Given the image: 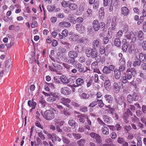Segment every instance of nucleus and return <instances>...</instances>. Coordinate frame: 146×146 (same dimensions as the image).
I'll return each mask as SVG.
<instances>
[{
  "mask_svg": "<svg viewBox=\"0 0 146 146\" xmlns=\"http://www.w3.org/2000/svg\"><path fill=\"white\" fill-rule=\"evenodd\" d=\"M68 56L71 59H69L66 57L64 59V61L68 64H71L72 65H74L75 62V58L78 56L77 53L75 51H70L68 52Z\"/></svg>",
  "mask_w": 146,
  "mask_h": 146,
  "instance_id": "nucleus-1",
  "label": "nucleus"
},
{
  "mask_svg": "<svg viewBox=\"0 0 146 146\" xmlns=\"http://www.w3.org/2000/svg\"><path fill=\"white\" fill-rule=\"evenodd\" d=\"M42 114L43 118L47 120H51L54 119L55 117L54 113L51 110H46L43 113L42 112Z\"/></svg>",
  "mask_w": 146,
  "mask_h": 146,
  "instance_id": "nucleus-2",
  "label": "nucleus"
},
{
  "mask_svg": "<svg viewBox=\"0 0 146 146\" xmlns=\"http://www.w3.org/2000/svg\"><path fill=\"white\" fill-rule=\"evenodd\" d=\"M127 98L128 102L130 103H131L133 100L137 101L139 99V96L135 94H133L131 95L129 94L127 96Z\"/></svg>",
  "mask_w": 146,
  "mask_h": 146,
  "instance_id": "nucleus-3",
  "label": "nucleus"
},
{
  "mask_svg": "<svg viewBox=\"0 0 146 146\" xmlns=\"http://www.w3.org/2000/svg\"><path fill=\"white\" fill-rule=\"evenodd\" d=\"M47 9L49 11H52L55 10L56 12H58L60 11V10L57 4L48 6Z\"/></svg>",
  "mask_w": 146,
  "mask_h": 146,
  "instance_id": "nucleus-4",
  "label": "nucleus"
},
{
  "mask_svg": "<svg viewBox=\"0 0 146 146\" xmlns=\"http://www.w3.org/2000/svg\"><path fill=\"white\" fill-rule=\"evenodd\" d=\"M61 93L65 95H68L70 94L71 93V90L67 87H64L62 88L60 90Z\"/></svg>",
  "mask_w": 146,
  "mask_h": 146,
  "instance_id": "nucleus-5",
  "label": "nucleus"
},
{
  "mask_svg": "<svg viewBox=\"0 0 146 146\" xmlns=\"http://www.w3.org/2000/svg\"><path fill=\"white\" fill-rule=\"evenodd\" d=\"M75 28L76 30L80 33H84L85 30V29L84 26L81 24H76Z\"/></svg>",
  "mask_w": 146,
  "mask_h": 146,
  "instance_id": "nucleus-6",
  "label": "nucleus"
},
{
  "mask_svg": "<svg viewBox=\"0 0 146 146\" xmlns=\"http://www.w3.org/2000/svg\"><path fill=\"white\" fill-rule=\"evenodd\" d=\"M122 97L119 95H117L115 97V102L119 105H121L123 103V100Z\"/></svg>",
  "mask_w": 146,
  "mask_h": 146,
  "instance_id": "nucleus-7",
  "label": "nucleus"
},
{
  "mask_svg": "<svg viewBox=\"0 0 146 146\" xmlns=\"http://www.w3.org/2000/svg\"><path fill=\"white\" fill-rule=\"evenodd\" d=\"M98 64L96 62H93L91 65V68L93 70L94 72L98 73H100V72L99 70L97 68Z\"/></svg>",
  "mask_w": 146,
  "mask_h": 146,
  "instance_id": "nucleus-8",
  "label": "nucleus"
},
{
  "mask_svg": "<svg viewBox=\"0 0 146 146\" xmlns=\"http://www.w3.org/2000/svg\"><path fill=\"white\" fill-rule=\"evenodd\" d=\"M121 89V87L119 86L116 82H114L113 84V90L115 93L117 94L119 92V90Z\"/></svg>",
  "mask_w": 146,
  "mask_h": 146,
  "instance_id": "nucleus-9",
  "label": "nucleus"
},
{
  "mask_svg": "<svg viewBox=\"0 0 146 146\" xmlns=\"http://www.w3.org/2000/svg\"><path fill=\"white\" fill-rule=\"evenodd\" d=\"M74 67L76 69H78V70L80 72H85L84 68L82 66V64L80 63L76 64L75 63Z\"/></svg>",
  "mask_w": 146,
  "mask_h": 146,
  "instance_id": "nucleus-10",
  "label": "nucleus"
},
{
  "mask_svg": "<svg viewBox=\"0 0 146 146\" xmlns=\"http://www.w3.org/2000/svg\"><path fill=\"white\" fill-rule=\"evenodd\" d=\"M93 26L94 30L95 31H97L100 28V23L97 20H94L93 23Z\"/></svg>",
  "mask_w": 146,
  "mask_h": 146,
  "instance_id": "nucleus-11",
  "label": "nucleus"
},
{
  "mask_svg": "<svg viewBox=\"0 0 146 146\" xmlns=\"http://www.w3.org/2000/svg\"><path fill=\"white\" fill-rule=\"evenodd\" d=\"M114 76L116 79H119L120 78L121 75V73L118 69H115L114 70Z\"/></svg>",
  "mask_w": 146,
  "mask_h": 146,
  "instance_id": "nucleus-12",
  "label": "nucleus"
},
{
  "mask_svg": "<svg viewBox=\"0 0 146 146\" xmlns=\"http://www.w3.org/2000/svg\"><path fill=\"white\" fill-rule=\"evenodd\" d=\"M141 61L137 56L135 57V61L133 62V66L134 67L139 66L141 65Z\"/></svg>",
  "mask_w": 146,
  "mask_h": 146,
  "instance_id": "nucleus-13",
  "label": "nucleus"
},
{
  "mask_svg": "<svg viewBox=\"0 0 146 146\" xmlns=\"http://www.w3.org/2000/svg\"><path fill=\"white\" fill-rule=\"evenodd\" d=\"M105 100L109 103H112L113 100V98L112 96L109 94H106L104 96Z\"/></svg>",
  "mask_w": 146,
  "mask_h": 146,
  "instance_id": "nucleus-14",
  "label": "nucleus"
},
{
  "mask_svg": "<svg viewBox=\"0 0 146 146\" xmlns=\"http://www.w3.org/2000/svg\"><path fill=\"white\" fill-rule=\"evenodd\" d=\"M121 13L124 16L127 15L129 13V11L128 8L126 7H124L121 8Z\"/></svg>",
  "mask_w": 146,
  "mask_h": 146,
  "instance_id": "nucleus-15",
  "label": "nucleus"
},
{
  "mask_svg": "<svg viewBox=\"0 0 146 146\" xmlns=\"http://www.w3.org/2000/svg\"><path fill=\"white\" fill-rule=\"evenodd\" d=\"M72 38H70V39H71L73 41H77V42L83 43L84 41V38L83 37L79 38L78 37H72Z\"/></svg>",
  "mask_w": 146,
  "mask_h": 146,
  "instance_id": "nucleus-16",
  "label": "nucleus"
},
{
  "mask_svg": "<svg viewBox=\"0 0 146 146\" xmlns=\"http://www.w3.org/2000/svg\"><path fill=\"white\" fill-rule=\"evenodd\" d=\"M76 83L77 85V86H81L84 84V80L82 78H79L77 79L76 81Z\"/></svg>",
  "mask_w": 146,
  "mask_h": 146,
  "instance_id": "nucleus-17",
  "label": "nucleus"
},
{
  "mask_svg": "<svg viewBox=\"0 0 146 146\" xmlns=\"http://www.w3.org/2000/svg\"><path fill=\"white\" fill-rule=\"evenodd\" d=\"M103 118L106 123L110 124L111 121V118L109 116L104 115L103 116Z\"/></svg>",
  "mask_w": 146,
  "mask_h": 146,
  "instance_id": "nucleus-18",
  "label": "nucleus"
},
{
  "mask_svg": "<svg viewBox=\"0 0 146 146\" xmlns=\"http://www.w3.org/2000/svg\"><path fill=\"white\" fill-rule=\"evenodd\" d=\"M69 9L71 11H74L76 10L78 6L77 5L74 3H71L69 4Z\"/></svg>",
  "mask_w": 146,
  "mask_h": 146,
  "instance_id": "nucleus-19",
  "label": "nucleus"
},
{
  "mask_svg": "<svg viewBox=\"0 0 146 146\" xmlns=\"http://www.w3.org/2000/svg\"><path fill=\"white\" fill-rule=\"evenodd\" d=\"M101 131L104 135H108L109 134V129L105 125H104L102 127Z\"/></svg>",
  "mask_w": 146,
  "mask_h": 146,
  "instance_id": "nucleus-20",
  "label": "nucleus"
},
{
  "mask_svg": "<svg viewBox=\"0 0 146 146\" xmlns=\"http://www.w3.org/2000/svg\"><path fill=\"white\" fill-rule=\"evenodd\" d=\"M104 86L106 90H109L111 86L110 81L109 80H106L104 82Z\"/></svg>",
  "mask_w": 146,
  "mask_h": 146,
  "instance_id": "nucleus-21",
  "label": "nucleus"
},
{
  "mask_svg": "<svg viewBox=\"0 0 146 146\" xmlns=\"http://www.w3.org/2000/svg\"><path fill=\"white\" fill-rule=\"evenodd\" d=\"M34 99H32V100H29L28 102V104L29 106L33 107V109H35L36 106V103L34 102Z\"/></svg>",
  "mask_w": 146,
  "mask_h": 146,
  "instance_id": "nucleus-22",
  "label": "nucleus"
},
{
  "mask_svg": "<svg viewBox=\"0 0 146 146\" xmlns=\"http://www.w3.org/2000/svg\"><path fill=\"white\" fill-rule=\"evenodd\" d=\"M60 79L62 82L63 83L67 84L69 82L68 79L64 76H61Z\"/></svg>",
  "mask_w": 146,
  "mask_h": 146,
  "instance_id": "nucleus-23",
  "label": "nucleus"
},
{
  "mask_svg": "<svg viewBox=\"0 0 146 146\" xmlns=\"http://www.w3.org/2000/svg\"><path fill=\"white\" fill-rule=\"evenodd\" d=\"M77 117L78 120L80 122L82 123L85 122V120L84 118L85 117L84 114H81L80 115H78Z\"/></svg>",
  "mask_w": 146,
  "mask_h": 146,
  "instance_id": "nucleus-24",
  "label": "nucleus"
},
{
  "mask_svg": "<svg viewBox=\"0 0 146 146\" xmlns=\"http://www.w3.org/2000/svg\"><path fill=\"white\" fill-rule=\"evenodd\" d=\"M61 103L64 106L70 103L71 101V100L69 99L64 98H61Z\"/></svg>",
  "mask_w": 146,
  "mask_h": 146,
  "instance_id": "nucleus-25",
  "label": "nucleus"
},
{
  "mask_svg": "<svg viewBox=\"0 0 146 146\" xmlns=\"http://www.w3.org/2000/svg\"><path fill=\"white\" fill-rule=\"evenodd\" d=\"M52 140L54 143V142L56 141H58L59 142H60L61 141V139L55 134L53 133V137Z\"/></svg>",
  "mask_w": 146,
  "mask_h": 146,
  "instance_id": "nucleus-26",
  "label": "nucleus"
},
{
  "mask_svg": "<svg viewBox=\"0 0 146 146\" xmlns=\"http://www.w3.org/2000/svg\"><path fill=\"white\" fill-rule=\"evenodd\" d=\"M115 24H111V27H110L109 28L108 35L109 36L112 35V31H113L115 30Z\"/></svg>",
  "mask_w": 146,
  "mask_h": 146,
  "instance_id": "nucleus-27",
  "label": "nucleus"
},
{
  "mask_svg": "<svg viewBox=\"0 0 146 146\" xmlns=\"http://www.w3.org/2000/svg\"><path fill=\"white\" fill-rule=\"evenodd\" d=\"M80 98L82 99H87L89 97L90 95L89 94H87L85 93H83L79 95Z\"/></svg>",
  "mask_w": 146,
  "mask_h": 146,
  "instance_id": "nucleus-28",
  "label": "nucleus"
},
{
  "mask_svg": "<svg viewBox=\"0 0 146 146\" xmlns=\"http://www.w3.org/2000/svg\"><path fill=\"white\" fill-rule=\"evenodd\" d=\"M54 120L55 122L54 124L56 126H62L64 123V121H58L56 119H55Z\"/></svg>",
  "mask_w": 146,
  "mask_h": 146,
  "instance_id": "nucleus-29",
  "label": "nucleus"
},
{
  "mask_svg": "<svg viewBox=\"0 0 146 146\" xmlns=\"http://www.w3.org/2000/svg\"><path fill=\"white\" fill-rule=\"evenodd\" d=\"M93 53L91 57L93 58H95L97 57L98 55V52L96 49L94 48H93Z\"/></svg>",
  "mask_w": 146,
  "mask_h": 146,
  "instance_id": "nucleus-30",
  "label": "nucleus"
},
{
  "mask_svg": "<svg viewBox=\"0 0 146 146\" xmlns=\"http://www.w3.org/2000/svg\"><path fill=\"white\" fill-rule=\"evenodd\" d=\"M129 45L127 42L124 43L122 46V50L124 51L125 52L127 49H129Z\"/></svg>",
  "mask_w": 146,
  "mask_h": 146,
  "instance_id": "nucleus-31",
  "label": "nucleus"
},
{
  "mask_svg": "<svg viewBox=\"0 0 146 146\" xmlns=\"http://www.w3.org/2000/svg\"><path fill=\"white\" fill-rule=\"evenodd\" d=\"M61 113H63L65 116L68 117L71 115V113L68 111V110L67 109H64L63 111H61Z\"/></svg>",
  "mask_w": 146,
  "mask_h": 146,
  "instance_id": "nucleus-32",
  "label": "nucleus"
},
{
  "mask_svg": "<svg viewBox=\"0 0 146 146\" xmlns=\"http://www.w3.org/2000/svg\"><path fill=\"white\" fill-rule=\"evenodd\" d=\"M85 141L83 139H82L78 141L77 142V143L78 145L79 146H83L85 144Z\"/></svg>",
  "mask_w": 146,
  "mask_h": 146,
  "instance_id": "nucleus-33",
  "label": "nucleus"
},
{
  "mask_svg": "<svg viewBox=\"0 0 146 146\" xmlns=\"http://www.w3.org/2000/svg\"><path fill=\"white\" fill-rule=\"evenodd\" d=\"M94 139H95V141L97 143L100 144L102 143V141L101 139V137L99 134H98L95 137Z\"/></svg>",
  "mask_w": 146,
  "mask_h": 146,
  "instance_id": "nucleus-34",
  "label": "nucleus"
},
{
  "mask_svg": "<svg viewBox=\"0 0 146 146\" xmlns=\"http://www.w3.org/2000/svg\"><path fill=\"white\" fill-rule=\"evenodd\" d=\"M115 45L119 47L121 45V41L120 39L117 38L114 41Z\"/></svg>",
  "mask_w": 146,
  "mask_h": 146,
  "instance_id": "nucleus-35",
  "label": "nucleus"
},
{
  "mask_svg": "<svg viewBox=\"0 0 146 146\" xmlns=\"http://www.w3.org/2000/svg\"><path fill=\"white\" fill-rule=\"evenodd\" d=\"M85 5V3L83 2L80 5L79 10L81 13L83 12L84 9V6Z\"/></svg>",
  "mask_w": 146,
  "mask_h": 146,
  "instance_id": "nucleus-36",
  "label": "nucleus"
},
{
  "mask_svg": "<svg viewBox=\"0 0 146 146\" xmlns=\"http://www.w3.org/2000/svg\"><path fill=\"white\" fill-rule=\"evenodd\" d=\"M118 64L119 65H125V59L124 58H120L119 59Z\"/></svg>",
  "mask_w": 146,
  "mask_h": 146,
  "instance_id": "nucleus-37",
  "label": "nucleus"
},
{
  "mask_svg": "<svg viewBox=\"0 0 146 146\" xmlns=\"http://www.w3.org/2000/svg\"><path fill=\"white\" fill-rule=\"evenodd\" d=\"M58 56L57 57V59L59 61L58 62H60L62 61L63 59V54L60 53L58 52L57 53Z\"/></svg>",
  "mask_w": 146,
  "mask_h": 146,
  "instance_id": "nucleus-38",
  "label": "nucleus"
},
{
  "mask_svg": "<svg viewBox=\"0 0 146 146\" xmlns=\"http://www.w3.org/2000/svg\"><path fill=\"white\" fill-rule=\"evenodd\" d=\"M92 80L90 78H88L86 81L87 87H89L92 84Z\"/></svg>",
  "mask_w": 146,
  "mask_h": 146,
  "instance_id": "nucleus-39",
  "label": "nucleus"
},
{
  "mask_svg": "<svg viewBox=\"0 0 146 146\" xmlns=\"http://www.w3.org/2000/svg\"><path fill=\"white\" fill-rule=\"evenodd\" d=\"M61 5L64 7L66 8L69 7V4L68 1H63L61 3Z\"/></svg>",
  "mask_w": 146,
  "mask_h": 146,
  "instance_id": "nucleus-40",
  "label": "nucleus"
},
{
  "mask_svg": "<svg viewBox=\"0 0 146 146\" xmlns=\"http://www.w3.org/2000/svg\"><path fill=\"white\" fill-rule=\"evenodd\" d=\"M91 49L88 48H87L86 51V54L87 57H90V55L91 54H90L91 52Z\"/></svg>",
  "mask_w": 146,
  "mask_h": 146,
  "instance_id": "nucleus-41",
  "label": "nucleus"
},
{
  "mask_svg": "<svg viewBox=\"0 0 146 146\" xmlns=\"http://www.w3.org/2000/svg\"><path fill=\"white\" fill-rule=\"evenodd\" d=\"M69 124L72 126H75L76 123V121L73 119H70L68 121Z\"/></svg>",
  "mask_w": 146,
  "mask_h": 146,
  "instance_id": "nucleus-42",
  "label": "nucleus"
},
{
  "mask_svg": "<svg viewBox=\"0 0 146 146\" xmlns=\"http://www.w3.org/2000/svg\"><path fill=\"white\" fill-rule=\"evenodd\" d=\"M119 67L118 70L120 72H122L125 70V65H119Z\"/></svg>",
  "mask_w": 146,
  "mask_h": 146,
  "instance_id": "nucleus-43",
  "label": "nucleus"
},
{
  "mask_svg": "<svg viewBox=\"0 0 146 146\" xmlns=\"http://www.w3.org/2000/svg\"><path fill=\"white\" fill-rule=\"evenodd\" d=\"M49 69L52 71L56 72V67L55 64H52L50 66H49L48 67Z\"/></svg>",
  "mask_w": 146,
  "mask_h": 146,
  "instance_id": "nucleus-44",
  "label": "nucleus"
},
{
  "mask_svg": "<svg viewBox=\"0 0 146 146\" xmlns=\"http://www.w3.org/2000/svg\"><path fill=\"white\" fill-rule=\"evenodd\" d=\"M56 100V99L55 98H54L53 97H51L50 96L46 99L47 101L50 102H52L55 101Z\"/></svg>",
  "mask_w": 146,
  "mask_h": 146,
  "instance_id": "nucleus-45",
  "label": "nucleus"
},
{
  "mask_svg": "<svg viewBox=\"0 0 146 146\" xmlns=\"http://www.w3.org/2000/svg\"><path fill=\"white\" fill-rule=\"evenodd\" d=\"M129 118V115L126 113L125 112L123 115V118L125 120V121L126 123L128 122V121L127 119Z\"/></svg>",
  "mask_w": 146,
  "mask_h": 146,
  "instance_id": "nucleus-46",
  "label": "nucleus"
},
{
  "mask_svg": "<svg viewBox=\"0 0 146 146\" xmlns=\"http://www.w3.org/2000/svg\"><path fill=\"white\" fill-rule=\"evenodd\" d=\"M72 135L75 139H79L81 137V135L80 134L73 133H72Z\"/></svg>",
  "mask_w": 146,
  "mask_h": 146,
  "instance_id": "nucleus-47",
  "label": "nucleus"
},
{
  "mask_svg": "<svg viewBox=\"0 0 146 146\" xmlns=\"http://www.w3.org/2000/svg\"><path fill=\"white\" fill-rule=\"evenodd\" d=\"M61 64L64 66V67L68 70L70 69L72 67V66L67 64L63 63L62 64L61 63Z\"/></svg>",
  "mask_w": 146,
  "mask_h": 146,
  "instance_id": "nucleus-48",
  "label": "nucleus"
},
{
  "mask_svg": "<svg viewBox=\"0 0 146 146\" xmlns=\"http://www.w3.org/2000/svg\"><path fill=\"white\" fill-rule=\"evenodd\" d=\"M55 66L56 67V71H57L58 70H61L62 68V64H55Z\"/></svg>",
  "mask_w": 146,
  "mask_h": 146,
  "instance_id": "nucleus-49",
  "label": "nucleus"
},
{
  "mask_svg": "<svg viewBox=\"0 0 146 146\" xmlns=\"http://www.w3.org/2000/svg\"><path fill=\"white\" fill-rule=\"evenodd\" d=\"M99 106L100 108H102L104 106V104L102 100L98 99L97 101Z\"/></svg>",
  "mask_w": 146,
  "mask_h": 146,
  "instance_id": "nucleus-50",
  "label": "nucleus"
},
{
  "mask_svg": "<svg viewBox=\"0 0 146 146\" xmlns=\"http://www.w3.org/2000/svg\"><path fill=\"white\" fill-rule=\"evenodd\" d=\"M131 72V73L133 74H136V71L134 68H130L129 70V71L128 69H127L126 72Z\"/></svg>",
  "mask_w": 146,
  "mask_h": 146,
  "instance_id": "nucleus-51",
  "label": "nucleus"
},
{
  "mask_svg": "<svg viewBox=\"0 0 146 146\" xmlns=\"http://www.w3.org/2000/svg\"><path fill=\"white\" fill-rule=\"evenodd\" d=\"M50 94L51 96H53V97L56 99L58 98L59 97V94L58 93L51 92Z\"/></svg>",
  "mask_w": 146,
  "mask_h": 146,
  "instance_id": "nucleus-52",
  "label": "nucleus"
},
{
  "mask_svg": "<svg viewBox=\"0 0 146 146\" xmlns=\"http://www.w3.org/2000/svg\"><path fill=\"white\" fill-rule=\"evenodd\" d=\"M99 44V42L98 40H94L93 42V45L94 47H97Z\"/></svg>",
  "mask_w": 146,
  "mask_h": 146,
  "instance_id": "nucleus-53",
  "label": "nucleus"
},
{
  "mask_svg": "<svg viewBox=\"0 0 146 146\" xmlns=\"http://www.w3.org/2000/svg\"><path fill=\"white\" fill-rule=\"evenodd\" d=\"M38 136L40 137L42 140H44L45 139V137L42 132H39L38 133Z\"/></svg>",
  "mask_w": 146,
  "mask_h": 146,
  "instance_id": "nucleus-54",
  "label": "nucleus"
},
{
  "mask_svg": "<svg viewBox=\"0 0 146 146\" xmlns=\"http://www.w3.org/2000/svg\"><path fill=\"white\" fill-rule=\"evenodd\" d=\"M99 50L100 53L102 54H104L105 52V49L104 46H100Z\"/></svg>",
  "mask_w": 146,
  "mask_h": 146,
  "instance_id": "nucleus-55",
  "label": "nucleus"
},
{
  "mask_svg": "<svg viewBox=\"0 0 146 146\" xmlns=\"http://www.w3.org/2000/svg\"><path fill=\"white\" fill-rule=\"evenodd\" d=\"M62 140L64 143L68 144L70 142V140L69 139L63 136H62Z\"/></svg>",
  "mask_w": 146,
  "mask_h": 146,
  "instance_id": "nucleus-56",
  "label": "nucleus"
},
{
  "mask_svg": "<svg viewBox=\"0 0 146 146\" xmlns=\"http://www.w3.org/2000/svg\"><path fill=\"white\" fill-rule=\"evenodd\" d=\"M136 113L137 116L139 117H141L143 115L142 112L140 110H137L136 111Z\"/></svg>",
  "mask_w": 146,
  "mask_h": 146,
  "instance_id": "nucleus-57",
  "label": "nucleus"
},
{
  "mask_svg": "<svg viewBox=\"0 0 146 146\" xmlns=\"http://www.w3.org/2000/svg\"><path fill=\"white\" fill-rule=\"evenodd\" d=\"M121 81L123 83H126L127 82V80L125 76H122Z\"/></svg>",
  "mask_w": 146,
  "mask_h": 146,
  "instance_id": "nucleus-58",
  "label": "nucleus"
},
{
  "mask_svg": "<svg viewBox=\"0 0 146 146\" xmlns=\"http://www.w3.org/2000/svg\"><path fill=\"white\" fill-rule=\"evenodd\" d=\"M98 104L97 101H95L91 103L89 106L90 107L93 108L95 107Z\"/></svg>",
  "mask_w": 146,
  "mask_h": 146,
  "instance_id": "nucleus-59",
  "label": "nucleus"
},
{
  "mask_svg": "<svg viewBox=\"0 0 146 146\" xmlns=\"http://www.w3.org/2000/svg\"><path fill=\"white\" fill-rule=\"evenodd\" d=\"M68 31L67 30H63L62 33V36H67L68 34Z\"/></svg>",
  "mask_w": 146,
  "mask_h": 146,
  "instance_id": "nucleus-60",
  "label": "nucleus"
},
{
  "mask_svg": "<svg viewBox=\"0 0 146 146\" xmlns=\"http://www.w3.org/2000/svg\"><path fill=\"white\" fill-rule=\"evenodd\" d=\"M125 141V140L123 138L119 137L118 138L117 141L119 144H121Z\"/></svg>",
  "mask_w": 146,
  "mask_h": 146,
  "instance_id": "nucleus-61",
  "label": "nucleus"
},
{
  "mask_svg": "<svg viewBox=\"0 0 146 146\" xmlns=\"http://www.w3.org/2000/svg\"><path fill=\"white\" fill-rule=\"evenodd\" d=\"M56 17L60 19H62L64 17V15L63 13H58L56 15Z\"/></svg>",
  "mask_w": 146,
  "mask_h": 146,
  "instance_id": "nucleus-62",
  "label": "nucleus"
},
{
  "mask_svg": "<svg viewBox=\"0 0 146 146\" xmlns=\"http://www.w3.org/2000/svg\"><path fill=\"white\" fill-rule=\"evenodd\" d=\"M38 23L36 21H35L31 24V26L32 28H35L38 25Z\"/></svg>",
  "mask_w": 146,
  "mask_h": 146,
  "instance_id": "nucleus-63",
  "label": "nucleus"
},
{
  "mask_svg": "<svg viewBox=\"0 0 146 146\" xmlns=\"http://www.w3.org/2000/svg\"><path fill=\"white\" fill-rule=\"evenodd\" d=\"M80 111L82 112H86L88 111V108L86 107H82L80 109Z\"/></svg>",
  "mask_w": 146,
  "mask_h": 146,
  "instance_id": "nucleus-64",
  "label": "nucleus"
}]
</instances>
